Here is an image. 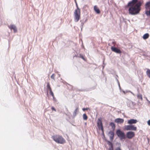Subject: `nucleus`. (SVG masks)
Listing matches in <instances>:
<instances>
[{"label": "nucleus", "instance_id": "nucleus-31", "mask_svg": "<svg viewBox=\"0 0 150 150\" xmlns=\"http://www.w3.org/2000/svg\"><path fill=\"white\" fill-rule=\"evenodd\" d=\"M115 150H121V149L120 147H117L116 148Z\"/></svg>", "mask_w": 150, "mask_h": 150}, {"label": "nucleus", "instance_id": "nucleus-18", "mask_svg": "<svg viewBox=\"0 0 150 150\" xmlns=\"http://www.w3.org/2000/svg\"><path fill=\"white\" fill-rule=\"evenodd\" d=\"M146 74L148 76L150 79V69H147Z\"/></svg>", "mask_w": 150, "mask_h": 150}, {"label": "nucleus", "instance_id": "nucleus-14", "mask_svg": "<svg viewBox=\"0 0 150 150\" xmlns=\"http://www.w3.org/2000/svg\"><path fill=\"white\" fill-rule=\"evenodd\" d=\"M108 144L110 146L109 150H113L112 144L109 141H108Z\"/></svg>", "mask_w": 150, "mask_h": 150}, {"label": "nucleus", "instance_id": "nucleus-19", "mask_svg": "<svg viewBox=\"0 0 150 150\" xmlns=\"http://www.w3.org/2000/svg\"><path fill=\"white\" fill-rule=\"evenodd\" d=\"M47 91H52V89H51V88L50 86V84L49 83H47Z\"/></svg>", "mask_w": 150, "mask_h": 150}, {"label": "nucleus", "instance_id": "nucleus-10", "mask_svg": "<svg viewBox=\"0 0 150 150\" xmlns=\"http://www.w3.org/2000/svg\"><path fill=\"white\" fill-rule=\"evenodd\" d=\"M8 27L11 30H13L14 33H16L17 32V29L15 25H11L8 26Z\"/></svg>", "mask_w": 150, "mask_h": 150}, {"label": "nucleus", "instance_id": "nucleus-34", "mask_svg": "<svg viewBox=\"0 0 150 150\" xmlns=\"http://www.w3.org/2000/svg\"><path fill=\"white\" fill-rule=\"evenodd\" d=\"M83 23H81V29H82V28L83 27Z\"/></svg>", "mask_w": 150, "mask_h": 150}, {"label": "nucleus", "instance_id": "nucleus-35", "mask_svg": "<svg viewBox=\"0 0 150 150\" xmlns=\"http://www.w3.org/2000/svg\"><path fill=\"white\" fill-rule=\"evenodd\" d=\"M52 97H53V100H55V98H54V96H52Z\"/></svg>", "mask_w": 150, "mask_h": 150}, {"label": "nucleus", "instance_id": "nucleus-22", "mask_svg": "<svg viewBox=\"0 0 150 150\" xmlns=\"http://www.w3.org/2000/svg\"><path fill=\"white\" fill-rule=\"evenodd\" d=\"M78 107H77L76 109L73 112V114L74 116H75L76 115V112H77V110H78Z\"/></svg>", "mask_w": 150, "mask_h": 150}, {"label": "nucleus", "instance_id": "nucleus-16", "mask_svg": "<svg viewBox=\"0 0 150 150\" xmlns=\"http://www.w3.org/2000/svg\"><path fill=\"white\" fill-rule=\"evenodd\" d=\"M149 36V35L148 33H146L144 34L143 36V38L144 40H146L148 38Z\"/></svg>", "mask_w": 150, "mask_h": 150}, {"label": "nucleus", "instance_id": "nucleus-9", "mask_svg": "<svg viewBox=\"0 0 150 150\" xmlns=\"http://www.w3.org/2000/svg\"><path fill=\"white\" fill-rule=\"evenodd\" d=\"M111 50L112 51L117 54H120L122 52L120 49H119L116 47H113V46H112L111 47Z\"/></svg>", "mask_w": 150, "mask_h": 150}, {"label": "nucleus", "instance_id": "nucleus-36", "mask_svg": "<svg viewBox=\"0 0 150 150\" xmlns=\"http://www.w3.org/2000/svg\"><path fill=\"white\" fill-rule=\"evenodd\" d=\"M122 92H123V93H124V94H125L126 93L125 91L123 90L122 91Z\"/></svg>", "mask_w": 150, "mask_h": 150}, {"label": "nucleus", "instance_id": "nucleus-11", "mask_svg": "<svg viewBox=\"0 0 150 150\" xmlns=\"http://www.w3.org/2000/svg\"><path fill=\"white\" fill-rule=\"evenodd\" d=\"M137 122V121L136 119H131L128 120L127 123L129 124H135Z\"/></svg>", "mask_w": 150, "mask_h": 150}, {"label": "nucleus", "instance_id": "nucleus-17", "mask_svg": "<svg viewBox=\"0 0 150 150\" xmlns=\"http://www.w3.org/2000/svg\"><path fill=\"white\" fill-rule=\"evenodd\" d=\"M110 125L112 127V128L114 129L115 128V124L112 122L110 123Z\"/></svg>", "mask_w": 150, "mask_h": 150}, {"label": "nucleus", "instance_id": "nucleus-5", "mask_svg": "<svg viewBox=\"0 0 150 150\" xmlns=\"http://www.w3.org/2000/svg\"><path fill=\"white\" fill-rule=\"evenodd\" d=\"M125 129L127 130H131L136 131L137 130V127H135L133 125H130L125 126Z\"/></svg>", "mask_w": 150, "mask_h": 150}, {"label": "nucleus", "instance_id": "nucleus-33", "mask_svg": "<svg viewBox=\"0 0 150 150\" xmlns=\"http://www.w3.org/2000/svg\"><path fill=\"white\" fill-rule=\"evenodd\" d=\"M127 92H130L133 95H134V94L131 91H126Z\"/></svg>", "mask_w": 150, "mask_h": 150}, {"label": "nucleus", "instance_id": "nucleus-29", "mask_svg": "<svg viewBox=\"0 0 150 150\" xmlns=\"http://www.w3.org/2000/svg\"><path fill=\"white\" fill-rule=\"evenodd\" d=\"M51 109H52L53 110H54V111H56V109L54 108V107H52L51 108Z\"/></svg>", "mask_w": 150, "mask_h": 150}, {"label": "nucleus", "instance_id": "nucleus-30", "mask_svg": "<svg viewBox=\"0 0 150 150\" xmlns=\"http://www.w3.org/2000/svg\"><path fill=\"white\" fill-rule=\"evenodd\" d=\"M88 108H83L82 109V110H83V111H84L85 110H88Z\"/></svg>", "mask_w": 150, "mask_h": 150}, {"label": "nucleus", "instance_id": "nucleus-32", "mask_svg": "<svg viewBox=\"0 0 150 150\" xmlns=\"http://www.w3.org/2000/svg\"><path fill=\"white\" fill-rule=\"evenodd\" d=\"M147 124L149 125L150 126V120L147 121Z\"/></svg>", "mask_w": 150, "mask_h": 150}, {"label": "nucleus", "instance_id": "nucleus-15", "mask_svg": "<svg viewBox=\"0 0 150 150\" xmlns=\"http://www.w3.org/2000/svg\"><path fill=\"white\" fill-rule=\"evenodd\" d=\"M94 9L95 11L98 14H99L100 11L99 9L96 6H95L94 7Z\"/></svg>", "mask_w": 150, "mask_h": 150}, {"label": "nucleus", "instance_id": "nucleus-13", "mask_svg": "<svg viewBox=\"0 0 150 150\" xmlns=\"http://www.w3.org/2000/svg\"><path fill=\"white\" fill-rule=\"evenodd\" d=\"M109 134L110 135V138L111 140H113L114 138V134L113 131H110L109 132Z\"/></svg>", "mask_w": 150, "mask_h": 150}, {"label": "nucleus", "instance_id": "nucleus-25", "mask_svg": "<svg viewBox=\"0 0 150 150\" xmlns=\"http://www.w3.org/2000/svg\"><path fill=\"white\" fill-rule=\"evenodd\" d=\"M78 57L82 58L84 60H85V59L83 57V55L81 54H80L79 56Z\"/></svg>", "mask_w": 150, "mask_h": 150}, {"label": "nucleus", "instance_id": "nucleus-37", "mask_svg": "<svg viewBox=\"0 0 150 150\" xmlns=\"http://www.w3.org/2000/svg\"><path fill=\"white\" fill-rule=\"evenodd\" d=\"M117 81H118V86H119V87H120V83H119L118 82V81L117 80Z\"/></svg>", "mask_w": 150, "mask_h": 150}, {"label": "nucleus", "instance_id": "nucleus-39", "mask_svg": "<svg viewBox=\"0 0 150 150\" xmlns=\"http://www.w3.org/2000/svg\"><path fill=\"white\" fill-rule=\"evenodd\" d=\"M149 103H150V101H149Z\"/></svg>", "mask_w": 150, "mask_h": 150}, {"label": "nucleus", "instance_id": "nucleus-26", "mask_svg": "<svg viewBox=\"0 0 150 150\" xmlns=\"http://www.w3.org/2000/svg\"><path fill=\"white\" fill-rule=\"evenodd\" d=\"M50 91V94L52 96H54V94L53 93L52 91V90Z\"/></svg>", "mask_w": 150, "mask_h": 150}, {"label": "nucleus", "instance_id": "nucleus-23", "mask_svg": "<svg viewBox=\"0 0 150 150\" xmlns=\"http://www.w3.org/2000/svg\"><path fill=\"white\" fill-rule=\"evenodd\" d=\"M145 14L147 15H149L150 16V8L149 11H145Z\"/></svg>", "mask_w": 150, "mask_h": 150}, {"label": "nucleus", "instance_id": "nucleus-6", "mask_svg": "<svg viewBox=\"0 0 150 150\" xmlns=\"http://www.w3.org/2000/svg\"><path fill=\"white\" fill-rule=\"evenodd\" d=\"M97 126L99 129L103 132V127L101 119L98 118L97 121Z\"/></svg>", "mask_w": 150, "mask_h": 150}, {"label": "nucleus", "instance_id": "nucleus-1", "mask_svg": "<svg viewBox=\"0 0 150 150\" xmlns=\"http://www.w3.org/2000/svg\"><path fill=\"white\" fill-rule=\"evenodd\" d=\"M143 3V1L138 2L134 6L130 7L128 10L129 13L132 15H135L138 14L140 11V7Z\"/></svg>", "mask_w": 150, "mask_h": 150}, {"label": "nucleus", "instance_id": "nucleus-3", "mask_svg": "<svg viewBox=\"0 0 150 150\" xmlns=\"http://www.w3.org/2000/svg\"><path fill=\"white\" fill-rule=\"evenodd\" d=\"M77 6V8L75 11L74 13V21L75 22H77L79 21L80 17V9L78 8L77 4L76 3Z\"/></svg>", "mask_w": 150, "mask_h": 150}, {"label": "nucleus", "instance_id": "nucleus-38", "mask_svg": "<svg viewBox=\"0 0 150 150\" xmlns=\"http://www.w3.org/2000/svg\"><path fill=\"white\" fill-rule=\"evenodd\" d=\"M119 89H121V87H120H120H119Z\"/></svg>", "mask_w": 150, "mask_h": 150}, {"label": "nucleus", "instance_id": "nucleus-12", "mask_svg": "<svg viewBox=\"0 0 150 150\" xmlns=\"http://www.w3.org/2000/svg\"><path fill=\"white\" fill-rule=\"evenodd\" d=\"M124 120L123 119L117 118L115 120V122L121 124L123 122Z\"/></svg>", "mask_w": 150, "mask_h": 150}, {"label": "nucleus", "instance_id": "nucleus-24", "mask_svg": "<svg viewBox=\"0 0 150 150\" xmlns=\"http://www.w3.org/2000/svg\"><path fill=\"white\" fill-rule=\"evenodd\" d=\"M55 76V75L54 74H53L51 75V78L52 79H54H54H54Z\"/></svg>", "mask_w": 150, "mask_h": 150}, {"label": "nucleus", "instance_id": "nucleus-27", "mask_svg": "<svg viewBox=\"0 0 150 150\" xmlns=\"http://www.w3.org/2000/svg\"><path fill=\"white\" fill-rule=\"evenodd\" d=\"M150 4V2H148L146 3V4L145 5L146 6H147L148 7L149 6V4Z\"/></svg>", "mask_w": 150, "mask_h": 150}, {"label": "nucleus", "instance_id": "nucleus-7", "mask_svg": "<svg viewBox=\"0 0 150 150\" xmlns=\"http://www.w3.org/2000/svg\"><path fill=\"white\" fill-rule=\"evenodd\" d=\"M135 133L134 132L129 131L126 134L127 137L129 139H131L134 136Z\"/></svg>", "mask_w": 150, "mask_h": 150}, {"label": "nucleus", "instance_id": "nucleus-20", "mask_svg": "<svg viewBox=\"0 0 150 150\" xmlns=\"http://www.w3.org/2000/svg\"><path fill=\"white\" fill-rule=\"evenodd\" d=\"M83 117L84 120H86L88 119V117L86 114H84L83 115Z\"/></svg>", "mask_w": 150, "mask_h": 150}, {"label": "nucleus", "instance_id": "nucleus-21", "mask_svg": "<svg viewBox=\"0 0 150 150\" xmlns=\"http://www.w3.org/2000/svg\"><path fill=\"white\" fill-rule=\"evenodd\" d=\"M137 97L139 99H140L141 100H142V97L141 94L140 93L138 94Z\"/></svg>", "mask_w": 150, "mask_h": 150}, {"label": "nucleus", "instance_id": "nucleus-2", "mask_svg": "<svg viewBox=\"0 0 150 150\" xmlns=\"http://www.w3.org/2000/svg\"><path fill=\"white\" fill-rule=\"evenodd\" d=\"M52 138L54 141L57 143L63 144L66 142L65 140L61 136L56 135L52 136Z\"/></svg>", "mask_w": 150, "mask_h": 150}, {"label": "nucleus", "instance_id": "nucleus-28", "mask_svg": "<svg viewBox=\"0 0 150 150\" xmlns=\"http://www.w3.org/2000/svg\"><path fill=\"white\" fill-rule=\"evenodd\" d=\"M112 44L114 46L115 45V42L114 40H113L112 41Z\"/></svg>", "mask_w": 150, "mask_h": 150}, {"label": "nucleus", "instance_id": "nucleus-4", "mask_svg": "<svg viewBox=\"0 0 150 150\" xmlns=\"http://www.w3.org/2000/svg\"><path fill=\"white\" fill-rule=\"evenodd\" d=\"M116 133L118 137L121 140L125 139L126 138V136L124 133L120 129L117 130Z\"/></svg>", "mask_w": 150, "mask_h": 150}, {"label": "nucleus", "instance_id": "nucleus-8", "mask_svg": "<svg viewBox=\"0 0 150 150\" xmlns=\"http://www.w3.org/2000/svg\"><path fill=\"white\" fill-rule=\"evenodd\" d=\"M138 0H132L131 1L129 2L127 5V6H134L137 3Z\"/></svg>", "mask_w": 150, "mask_h": 150}]
</instances>
